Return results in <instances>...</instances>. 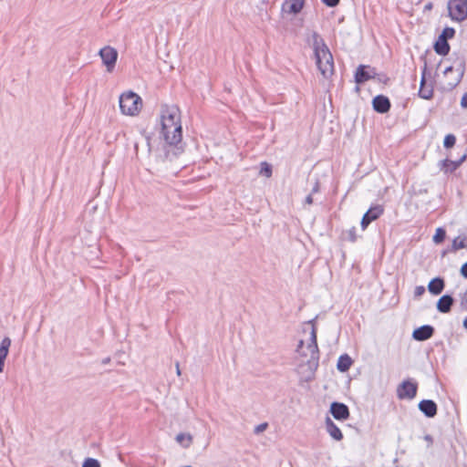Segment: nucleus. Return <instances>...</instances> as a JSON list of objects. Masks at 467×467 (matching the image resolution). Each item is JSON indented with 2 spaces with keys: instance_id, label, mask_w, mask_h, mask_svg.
<instances>
[{
  "instance_id": "nucleus-39",
  "label": "nucleus",
  "mask_w": 467,
  "mask_h": 467,
  "mask_svg": "<svg viewBox=\"0 0 467 467\" xmlns=\"http://www.w3.org/2000/svg\"><path fill=\"white\" fill-rule=\"evenodd\" d=\"M461 106L463 109H467V92L463 94L461 99Z\"/></svg>"
},
{
  "instance_id": "nucleus-32",
  "label": "nucleus",
  "mask_w": 467,
  "mask_h": 467,
  "mask_svg": "<svg viewBox=\"0 0 467 467\" xmlns=\"http://www.w3.org/2000/svg\"><path fill=\"white\" fill-rule=\"evenodd\" d=\"M345 234H347L346 239L351 243H355L358 239L356 227H352L348 230Z\"/></svg>"
},
{
  "instance_id": "nucleus-35",
  "label": "nucleus",
  "mask_w": 467,
  "mask_h": 467,
  "mask_svg": "<svg viewBox=\"0 0 467 467\" xmlns=\"http://www.w3.org/2000/svg\"><path fill=\"white\" fill-rule=\"evenodd\" d=\"M321 1L327 7H336L340 3V0H321Z\"/></svg>"
},
{
  "instance_id": "nucleus-13",
  "label": "nucleus",
  "mask_w": 467,
  "mask_h": 467,
  "mask_svg": "<svg viewBox=\"0 0 467 467\" xmlns=\"http://www.w3.org/2000/svg\"><path fill=\"white\" fill-rule=\"evenodd\" d=\"M466 159H467L466 153H464L457 161H451L449 159H444L439 162V167L446 174L452 173L466 161Z\"/></svg>"
},
{
  "instance_id": "nucleus-6",
  "label": "nucleus",
  "mask_w": 467,
  "mask_h": 467,
  "mask_svg": "<svg viewBox=\"0 0 467 467\" xmlns=\"http://www.w3.org/2000/svg\"><path fill=\"white\" fill-rule=\"evenodd\" d=\"M99 55L103 65H105L107 71L111 73L116 66L118 51L110 46H106L99 50Z\"/></svg>"
},
{
  "instance_id": "nucleus-41",
  "label": "nucleus",
  "mask_w": 467,
  "mask_h": 467,
  "mask_svg": "<svg viewBox=\"0 0 467 467\" xmlns=\"http://www.w3.org/2000/svg\"><path fill=\"white\" fill-rule=\"evenodd\" d=\"M318 191H319V182H318V181H316V182H315V184H314V186H313V188H312V192H311V193H312V194H313V193H316V192H317Z\"/></svg>"
},
{
  "instance_id": "nucleus-37",
  "label": "nucleus",
  "mask_w": 467,
  "mask_h": 467,
  "mask_svg": "<svg viewBox=\"0 0 467 467\" xmlns=\"http://www.w3.org/2000/svg\"><path fill=\"white\" fill-rule=\"evenodd\" d=\"M460 273L463 278L467 279V262L462 265Z\"/></svg>"
},
{
  "instance_id": "nucleus-30",
  "label": "nucleus",
  "mask_w": 467,
  "mask_h": 467,
  "mask_svg": "<svg viewBox=\"0 0 467 467\" xmlns=\"http://www.w3.org/2000/svg\"><path fill=\"white\" fill-rule=\"evenodd\" d=\"M187 440V443L183 444L184 448L190 447L192 441V437L191 434H185V433H179L176 436V441L179 442H182V441Z\"/></svg>"
},
{
  "instance_id": "nucleus-21",
  "label": "nucleus",
  "mask_w": 467,
  "mask_h": 467,
  "mask_svg": "<svg viewBox=\"0 0 467 467\" xmlns=\"http://www.w3.org/2000/svg\"><path fill=\"white\" fill-rule=\"evenodd\" d=\"M433 48L438 55L447 56L450 53L451 47L447 40L438 37L435 41Z\"/></svg>"
},
{
  "instance_id": "nucleus-12",
  "label": "nucleus",
  "mask_w": 467,
  "mask_h": 467,
  "mask_svg": "<svg viewBox=\"0 0 467 467\" xmlns=\"http://www.w3.org/2000/svg\"><path fill=\"white\" fill-rule=\"evenodd\" d=\"M372 108L377 113L385 114L389 111L391 103L387 96L379 94L373 98Z\"/></svg>"
},
{
  "instance_id": "nucleus-14",
  "label": "nucleus",
  "mask_w": 467,
  "mask_h": 467,
  "mask_svg": "<svg viewBox=\"0 0 467 467\" xmlns=\"http://www.w3.org/2000/svg\"><path fill=\"white\" fill-rule=\"evenodd\" d=\"M435 332L431 325H423L415 328L412 332V338L416 341H425L430 339Z\"/></svg>"
},
{
  "instance_id": "nucleus-7",
  "label": "nucleus",
  "mask_w": 467,
  "mask_h": 467,
  "mask_svg": "<svg viewBox=\"0 0 467 467\" xmlns=\"http://www.w3.org/2000/svg\"><path fill=\"white\" fill-rule=\"evenodd\" d=\"M384 206L381 204H374L371 205L368 210L362 216L360 225L362 230L367 229V227L374 221L379 219L384 213Z\"/></svg>"
},
{
  "instance_id": "nucleus-4",
  "label": "nucleus",
  "mask_w": 467,
  "mask_h": 467,
  "mask_svg": "<svg viewBox=\"0 0 467 467\" xmlns=\"http://www.w3.org/2000/svg\"><path fill=\"white\" fill-rule=\"evenodd\" d=\"M448 12L451 20L462 22L467 18V0H449Z\"/></svg>"
},
{
  "instance_id": "nucleus-8",
  "label": "nucleus",
  "mask_w": 467,
  "mask_h": 467,
  "mask_svg": "<svg viewBox=\"0 0 467 467\" xmlns=\"http://www.w3.org/2000/svg\"><path fill=\"white\" fill-rule=\"evenodd\" d=\"M315 319H312L309 321L312 325H314ZM308 349L310 350V359L308 363L310 365H314L315 368H317L318 366V359H319V349L317 346V328L315 326H312L311 333H310V342L308 344Z\"/></svg>"
},
{
  "instance_id": "nucleus-16",
  "label": "nucleus",
  "mask_w": 467,
  "mask_h": 467,
  "mask_svg": "<svg viewBox=\"0 0 467 467\" xmlns=\"http://www.w3.org/2000/svg\"><path fill=\"white\" fill-rule=\"evenodd\" d=\"M306 41L312 44L314 55H318L319 51L328 47L323 37L317 31H313Z\"/></svg>"
},
{
  "instance_id": "nucleus-38",
  "label": "nucleus",
  "mask_w": 467,
  "mask_h": 467,
  "mask_svg": "<svg viewBox=\"0 0 467 467\" xmlns=\"http://www.w3.org/2000/svg\"><path fill=\"white\" fill-rule=\"evenodd\" d=\"M376 78H378V80L379 82H383V83H387V81L389 80V78L385 74H378L377 73Z\"/></svg>"
},
{
  "instance_id": "nucleus-40",
  "label": "nucleus",
  "mask_w": 467,
  "mask_h": 467,
  "mask_svg": "<svg viewBox=\"0 0 467 467\" xmlns=\"http://www.w3.org/2000/svg\"><path fill=\"white\" fill-rule=\"evenodd\" d=\"M424 440L428 442V446L432 445V443H433V438L431 437V435H430V434H426V435L424 436Z\"/></svg>"
},
{
  "instance_id": "nucleus-43",
  "label": "nucleus",
  "mask_w": 467,
  "mask_h": 467,
  "mask_svg": "<svg viewBox=\"0 0 467 467\" xmlns=\"http://www.w3.org/2000/svg\"><path fill=\"white\" fill-rule=\"evenodd\" d=\"M454 68L452 66H449L444 69L445 76H448L450 73L453 72Z\"/></svg>"
},
{
  "instance_id": "nucleus-20",
  "label": "nucleus",
  "mask_w": 467,
  "mask_h": 467,
  "mask_svg": "<svg viewBox=\"0 0 467 467\" xmlns=\"http://www.w3.org/2000/svg\"><path fill=\"white\" fill-rule=\"evenodd\" d=\"M325 424L327 431L334 440L339 441L343 439V434L340 429L335 424V422L329 417L326 418Z\"/></svg>"
},
{
  "instance_id": "nucleus-42",
  "label": "nucleus",
  "mask_w": 467,
  "mask_h": 467,
  "mask_svg": "<svg viewBox=\"0 0 467 467\" xmlns=\"http://www.w3.org/2000/svg\"><path fill=\"white\" fill-rule=\"evenodd\" d=\"M305 202L308 205L312 204L313 203V197H312V193L308 194L306 197V200H305Z\"/></svg>"
},
{
  "instance_id": "nucleus-9",
  "label": "nucleus",
  "mask_w": 467,
  "mask_h": 467,
  "mask_svg": "<svg viewBox=\"0 0 467 467\" xmlns=\"http://www.w3.org/2000/svg\"><path fill=\"white\" fill-rule=\"evenodd\" d=\"M377 70L375 67L366 65H359L355 72V82L358 84L365 83L366 81L375 78Z\"/></svg>"
},
{
  "instance_id": "nucleus-36",
  "label": "nucleus",
  "mask_w": 467,
  "mask_h": 467,
  "mask_svg": "<svg viewBox=\"0 0 467 467\" xmlns=\"http://www.w3.org/2000/svg\"><path fill=\"white\" fill-rule=\"evenodd\" d=\"M425 293V287L423 285H418L415 287L414 296L419 297Z\"/></svg>"
},
{
  "instance_id": "nucleus-22",
  "label": "nucleus",
  "mask_w": 467,
  "mask_h": 467,
  "mask_svg": "<svg viewBox=\"0 0 467 467\" xmlns=\"http://www.w3.org/2000/svg\"><path fill=\"white\" fill-rule=\"evenodd\" d=\"M352 363L353 360L348 354H342L337 359V368L340 372H346L350 368Z\"/></svg>"
},
{
  "instance_id": "nucleus-49",
  "label": "nucleus",
  "mask_w": 467,
  "mask_h": 467,
  "mask_svg": "<svg viewBox=\"0 0 467 467\" xmlns=\"http://www.w3.org/2000/svg\"><path fill=\"white\" fill-rule=\"evenodd\" d=\"M462 325H463V327H464L465 329H467V317H465V318H464V320H463V324H462Z\"/></svg>"
},
{
  "instance_id": "nucleus-44",
  "label": "nucleus",
  "mask_w": 467,
  "mask_h": 467,
  "mask_svg": "<svg viewBox=\"0 0 467 467\" xmlns=\"http://www.w3.org/2000/svg\"><path fill=\"white\" fill-rule=\"evenodd\" d=\"M433 8V4L429 2L424 6V11H431Z\"/></svg>"
},
{
  "instance_id": "nucleus-48",
  "label": "nucleus",
  "mask_w": 467,
  "mask_h": 467,
  "mask_svg": "<svg viewBox=\"0 0 467 467\" xmlns=\"http://www.w3.org/2000/svg\"><path fill=\"white\" fill-rule=\"evenodd\" d=\"M175 367H176V373H177L178 376H180L181 375V369H180V364H179L178 361L176 362Z\"/></svg>"
},
{
  "instance_id": "nucleus-25",
  "label": "nucleus",
  "mask_w": 467,
  "mask_h": 467,
  "mask_svg": "<svg viewBox=\"0 0 467 467\" xmlns=\"http://www.w3.org/2000/svg\"><path fill=\"white\" fill-rule=\"evenodd\" d=\"M463 73H464L463 66L461 68H457V75L451 81H450L448 83V87L450 88H454L456 86H458L459 83L462 81Z\"/></svg>"
},
{
  "instance_id": "nucleus-23",
  "label": "nucleus",
  "mask_w": 467,
  "mask_h": 467,
  "mask_svg": "<svg viewBox=\"0 0 467 467\" xmlns=\"http://www.w3.org/2000/svg\"><path fill=\"white\" fill-rule=\"evenodd\" d=\"M10 346H11V339L8 337H5L0 343V358L1 359L6 358Z\"/></svg>"
},
{
  "instance_id": "nucleus-3",
  "label": "nucleus",
  "mask_w": 467,
  "mask_h": 467,
  "mask_svg": "<svg viewBox=\"0 0 467 467\" xmlns=\"http://www.w3.org/2000/svg\"><path fill=\"white\" fill-rule=\"evenodd\" d=\"M314 57L317 67L322 77L325 79H329L335 72L334 58L329 48L322 49L318 55H314Z\"/></svg>"
},
{
  "instance_id": "nucleus-47",
  "label": "nucleus",
  "mask_w": 467,
  "mask_h": 467,
  "mask_svg": "<svg viewBox=\"0 0 467 467\" xmlns=\"http://www.w3.org/2000/svg\"><path fill=\"white\" fill-rule=\"evenodd\" d=\"M5 360V359H1L0 358V373H2L4 371Z\"/></svg>"
},
{
  "instance_id": "nucleus-29",
  "label": "nucleus",
  "mask_w": 467,
  "mask_h": 467,
  "mask_svg": "<svg viewBox=\"0 0 467 467\" xmlns=\"http://www.w3.org/2000/svg\"><path fill=\"white\" fill-rule=\"evenodd\" d=\"M260 174L269 178L272 176V166L266 161H263L260 163Z\"/></svg>"
},
{
  "instance_id": "nucleus-11",
  "label": "nucleus",
  "mask_w": 467,
  "mask_h": 467,
  "mask_svg": "<svg viewBox=\"0 0 467 467\" xmlns=\"http://www.w3.org/2000/svg\"><path fill=\"white\" fill-rule=\"evenodd\" d=\"M427 63L425 62L421 71L420 83L418 95L423 99H431L433 97V87L426 84Z\"/></svg>"
},
{
  "instance_id": "nucleus-33",
  "label": "nucleus",
  "mask_w": 467,
  "mask_h": 467,
  "mask_svg": "<svg viewBox=\"0 0 467 467\" xmlns=\"http://www.w3.org/2000/svg\"><path fill=\"white\" fill-rule=\"evenodd\" d=\"M460 309L462 312L467 311V289L464 293L460 295Z\"/></svg>"
},
{
  "instance_id": "nucleus-45",
  "label": "nucleus",
  "mask_w": 467,
  "mask_h": 467,
  "mask_svg": "<svg viewBox=\"0 0 467 467\" xmlns=\"http://www.w3.org/2000/svg\"><path fill=\"white\" fill-rule=\"evenodd\" d=\"M303 346H304V340H300V341L298 342L297 348H296V351H297L298 353H299V352H300V350L302 349Z\"/></svg>"
},
{
  "instance_id": "nucleus-1",
  "label": "nucleus",
  "mask_w": 467,
  "mask_h": 467,
  "mask_svg": "<svg viewBox=\"0 0 467 467\" xmlns=\"http://www.w3.org/2000/svg\"><path fill=\"white\" fill-rule=\"evenodd\" d=\"M161 139L165 142V158H170V150L177 157L183 150L182 127L180 109L175 105H164L161 109Z\"/></svg>"
},
{
  "instance_id": "nucleus-24",
  "label": "nucleus",
  "mask_w": 467,
  "mask_h": 467,
  "mask_svg": "<svg viewBox=\"0 0 467 467\" xmlns=\"http://www.w3.org/2000/svg\"><path fill=\"white\" fill-rule=\"evenodd\" d=\"M463 248H467V235L463 236L462 238L460 236L454 238L452 241L451 249L453 251H457Z\"/></svg>"
},
{
  "instance_id": "nucleus-28",
  "label": "nucleus",
  "mask_w": 467,
  "mask_h": 467,
  "mask_svg": "<svg viewBox=\"0 0 467 467\" xmlns=\"http://www.w3.org/2000/svg\"><path fill=\"white\" fill-rule=\"evenodd\" d=\"M456 143V137L455 135L450 133V134H447L445 137H444V140H443V146L445 149H451L452 148Z\"/></svg>"
},
{
  "instance_id": "nucleus-15",
  "label": "nucleus",
  "mask_w": 467,
  "mask_h": 467,
  "mask_svg": "<svg viewBox=\"0 0 467 467\" xmlns=\"http://www.w3.org/2000/svg\"><path fill=\"white\" fill-rule=\"evenodd\" d=\"M418 408L427 418H434L438 412V406L432 400H422L419 402Z\"/></svg>"
},
{
  "instance_id": "nucleus-34",
  "label": "nucleus",
  "mask_w": 467,
  "mask_h": 467,
  "mask_svg": "<svg viewBox=\"0 0 467 467\" xmlns=\"http://www.w3.org/2000/svg\"><path fill=\"white\" fill-rule=\"evenodd\" d=\"M267 427H268V423L263 422L254 428V434H259V433L265 431L267 429Z\"/></svg>"
},
{
  "instance_id": "nucleus-46",
  "label": "nucleus",
  "mask_w": 467,
  "mask_h": 467,
  "mask_svg": "<svg viewBox=\"0 0 467 467\" xmlns=\"http://www.w3.org/2000/svg\"><path fill=\"white\" fill-rule=\"evenodd\" d=\"M110 358L109 357H107V358H104L102 360H101V363L103 365H106V364H109L110 362Z\"/></svg>"
},
{
  "instance_id": "nucleus-26",
  "label": "nucleus",
  "mask_w": 467,
  "mask_h": 467,
  "mask_svg": "<svg viewBox=\"0 0 467 467\" xmlns=\"http://www.w3.org/2000/svg\"><path fill=\"white\" fill-rule=\"evenodd\" d=\"M454 36L455 29L453 27L446 26L443 28L439 37L448 41L449 39L453 38Z\"/></svg>"
},
{
  "instance_id": "nucleus-2",
  "label": "nucleus",
  "mask_w": 467,
  "mask_h": 467,
  "mask_svg": "<svg viewBox=\"0 0 467 467\" xmlns=\"http://www.w3.org/2000/svg\"><path fill=\"white\" fill-rule=\"evenodd\" d=\"M119 102L121 113L128 116L137 115L142 105L140 97L131 90L122 93Z\"/></svg>"
},
{
  "instance_id": "nucleus-31",
  "label": "nucleus",
  "mask_w": 467,
  "mask_h": 467,
  "mask_svg": "<svg viewBox=\"0 0 467 467\" xmlns=\"http://www.w3.org/2000/svg\"><path fill=\"white\" fill-rule=\"evenodd\" d=\"M82 467H100V462L94 458H87L82 463Z\"/></svg>"
},
{
  "instance_id": "nucleus-17",
  "label": "nucleus",
  "mask_w": 467,
  "mask_h": 467,
  "mask_svg": "<svg viewBox=\"0 0 467 467\" xmlns=\"http://www.w3.org/2000/svg\"><path fill=\"white\" fill-rule=\"evenodd\" d=\"M453 304L454 298L452 296L445 294L438 299L436 303V308L440 313L447 314L451 311Z\"/></svg>"
},
{
  "instance_id": "nucleus-5",
  "label": "nucleus",
  "mask_w": 467,
  "mask_h": 467,
  "mask_svg": "<svg viewBox=\"0 0 467 467\" xmlns=\"http://www.w3.org/2000/svg\"><path fill=\"white\" fill-rule=\"evenodd\" d=\"M417 382L412 379H405L397 388V397L400 400H413L417 395Z\"/></svg>"
},
{
  "instance_id": "nucleus-10",
  "label": "nucleus",
  "mask_w": 467,
  "mask_h": 467,
  "mask_svg": "<svg viewBox=\"0 0 467 467\" xmlns=\"http://www.w3.org/2000/svg\"><path fill=\"white\" fill-rule=\"evenodd\" d=\"M329 411L337 420H346L350 416L348 407L345 403L338 401H333L330 404Z\"/></svg>"
},
{
  "instance_id": "nucleus-18",
  "label": "nucleus",
  "mask_w": 467,
  "mask_h": 467,
  "mask_svg": "<svg viewBox=\"0 0 467 467\" xmlns=\"http://www.w3.org/2000/svg\"><path fill=\"white\" fill-rule=\"evenodd\" d=\"M305 0H285L282 5V10L290 14L299 13L304 6Z\"/></svg>"
},
{
  "instance_id": "nucleus-27",
  "label": "nucleus",
  "mask_w": 467,
  "mask_h": 467,
  "mask_svg": "<svg viewBox=\"0 0 467 467\" xmlns=\"http://www.w3.org/2000/svg\"><path fill=\"white\" fill-rule=\"evenodd\" d=\"M445 237H446L445 230L441 227H439L436 229V232H435L432 239L435 244H441V242L444 241Z\"/></svg>"
},
{
  "instance_id": "nucleus-19",
  "label": "nucleus",
  "mask_w": 467,
  "mask_h": 467,
  "mask_svg": "<svg viewBox=\"0 0 467 467\" xmlns=\"http://www.w3.org/2000/svg\"><path fill=\"white\" fill-rule=\"evenodd\" d=\"M445 287V282L442 277L437 276L432 278L428 284V290L433 296H438L442 293Z\"/></svg>"
}]
</instances>
